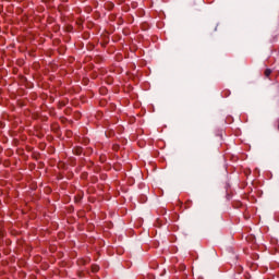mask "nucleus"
Returning <instances> with one entry per match:
<instances>
[{
    "instance_id": "f257e3e1",
    "label": "nucleus",
    "mask_w": 279,
    "mask_h": 279,
    "mask_svg": "<svg viewBox=\"0 0 279 279\" xmlns=\"http://www.w3.org/2000/svg\"><path fill=\"white\" fill-rule=\"evenodd\" d=\"M272 71L271 69H266L264 72L265 77H269L271 75Z\"/></svg>"
},
{
    "instance_id": "f03ea898",
    "label": "nucleus",
    "mask_w": 279,
    "mask_h": 279,
    "mask_svg": "<svg viewBox=\"0 0 279 279\" xmlns=\"http://www.w3.org/2000/svg\"><path fill=\"white\" fill-rule=\"evenodd\" d=\"M92 271H93L94 274H97V271H99V266L93 265V266H92Z\"/></svg>"
},
{
    "instance_id": "7ed1b4c3",
    "label": "nucleus",
    "mask_w": 279,
    "mask_h": 279,
    "mask_svg": "<svg viewBox=\"0 0 279 279\" xmlns=\"http://www.w3.org/2000/svg\"><path fill=\"white\" fill-rule=\"evenodd\" d=\"M76 155L77 156L82 155V148H76Z\"/></svg>"
},
{
    "instance_id": "20e7f679",
    "label": "nucleus",
    "mask_w": 279,
    "mask_h": 279,
    "mask_svg": "<svg viewBox=\"0 0 279 279\" xmlns=\"http://www.w3.org/2000/svg\"><path fill=\"white\" fill-rule=\"evenodd\" d=\"M100 90H102V93H106V88H101Z\"/></svg>"
}]
</instances>
